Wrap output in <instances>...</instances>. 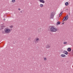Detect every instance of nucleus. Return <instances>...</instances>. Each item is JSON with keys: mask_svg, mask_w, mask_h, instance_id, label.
Returning a JSON list of instances; mask_svg holds the SVG:
<instances>
[{"mask_svg": "<svg viewBox=\"0 0 73 73\" xmlns=\"http://www.w3.org/2000/svg\"><path fill=\"white\" fill-rule=\"evenodd\" d=\"M39 1L40 3H45V1L43 0H40Z\"/></svg>", "mask_w": 73, "mask_h": 73, "instance_id": "nucleus-7", "label": "nucleus"}, {"mask_svg": "<svg viewBox=\"0 0 73 73\" xmlns=\"http://www.w3.org/2000/svg\"><path fill=\"white\" fill-rule=\"evenodd\" d=\"M5 32L6 33H9L11 32V30L9 29H6L5 30Z\"/></svg>", "mask_w": 73, "mask_h": 73, "instance_id": "nucleus-2", "label": "nucleus"}, {"mask_svg": "<svg viewBox=\"0 0 73 73\" xmlns=\"http://www.w3.org/2000/svg\"><path fill=\"white\" fill-rule=\"evenodd\" d=\"M50 31L52 32H55L57 31V29L54 27H52L50 29Z\"/></svg>", "mask_w": 73, "mask_h": 73, "instance_id": "nucleus-1", "label": "nucleus"}, {"mask_svg": "<svg viewBox=\"0 0 73 73\" xmlns=\"http://www.w3.org/2000/svg\"><path fill=\"white\" fill-rule=\"evenodd\" d=\"M61 57H66V55H65V54H61V55H60Z\"/></svg>", "mask_w": 73, "mask_h": 73, "instance_id": "nucleus-8", "label": "nucleus"}, {"mask_svg": "<svg viewBox=\"0 0 73 73\" xmlns=\"http://www.w3.org/2000/svg\"><path fill=\"white\" fill-rule=\"evenodd\" d=\"M63 53H64V54H66V55H67V54H68V52L65 50H64L63 51Z\"/></svg>", "mask_w": 73, "mask_h": 73, "instance_id": "nucleus-5", "label": "nucleus"}, {"mask_svg": "<svg viewBox=\"0 0 73 73\" xmlns=\"http://www.w3.org/2000/svg\"><path fill=\"white\" fill-rule=\"evenodd\" d=\"M20 12L21 13H23V10H22V11H21Z\"/></svg>", "mask_w": 73, "mask_h": 73, "instance_id": "nucleus-23", "label": "nucleus"}, {"mask_svg": "<svg viewBox=\"0 0 73 73\" xmlns=\"http://www.w3.org/2000/svg\"><path fill=\"white\" fill-rule=\"evenodd\" d=\"M68 18L69 17L68 15H67L66 16L64 17L63 19V22H64V21L67 20L68 19Z\"/></svg>", "mask_w": 73, "mask_h": 73, "instance_id": "nucleus-3", "label": "nucleus"}, {"mask_svg": "<svg viewBox=\"0 0 73 73\" xmlns=\"http://www.w3.org/2000/svg\"><path fill=\"white\" fill-rule=\"evenodd\" d=\"M68 15H69L70 16V13H69V14H68Z\"/></svg>", "mask_w": 73, "mask_h": 73, "instance_id": "nucleus-24", "label": "nucleus"}, {"mask_svg": "<svg viewBox=\"0 0 73 73\" xmlns=\"http://www.w3.org/2000/svg\"><path fill=\"white\" fill-rule=\"evenodd\" d=\"M16 2V0H12V3H15Z\"/></svg>", "mask_w": 73, "mask_h": 73, "instance_id": "nucleus-15", "label": "nucleus"}, {"mask_svg": "<svg viewBox=\"0 0 73 73\" xmlns=\"http://www.w3.org/2000/svg\"><path fill=\"white\" fill-rule=\"evenodd\" d=\"M35 41H36V42H37L38 41H40V39H39L38 38H37L36 39V40Z\"/></svg>", "mask_w": 73, "mask_h": 73, "instance_id": "nucleus-11", "label": "nucleus"}, {"mask_svg": "<svg viewBox=\"0 0 73 73\" xmlns=\"http://www.w3.org/2000/svg\"><path fill=\"white\" fill-rule=\"evenodd\" d=\"M5 27V26H1V28L2 29H4V28H4Z\"/></svg>", "mask_w": 73, "mask_h": 73, "instance_id": "nucleus-14", "label": "nucleus"}, {"mask_svg": "<svg viewBox=\"0 0 73 73\" xmlns=\"http://www.w3.org/2000/svg\"><path fill=\"white\" fill-rule=\"evenodd\" d=\"M44 60H46V58H44Z\"/></svg>", "mask_w": 73, "mask_h": 73, "instance_id": "nucleus-20", "label": "nucleus"}, {"mask_svg": "<svg viewBox=\"0 0 73 73\" xmlns=\"http://www.w3.org/2000/svg\"><path fill=\"white\" fill-rule=\"evenodd\" d=\"M67 42H64L63 44H67Z\"/></svg>", "mask_w": 73, "mask_h": 73, "instance_id": "nucleus-16", "label": "nucleus"}, {"mask_svg": "<svg viewBox=\"0 0 73 73\" xmlns=\"http://www.w3.org/2000/svg\"><path fill=\"white\" fill-rule=\"evenodd\" d=\"M3 20L4 21L5 20V19H3Z\"/></svg>", "mask_w": 73, "mask_h": 73, "instance_id": "nucleus-25", "label": "nucleus"}, {"mask_svg": "<svg viewBox=\"0 0 73 73\" xmlns=\"http://www.w3.org/2000/svg\"><path fill=\"white\" fill-rule=\"evenodd\" d=\"M64 23L63 22L62 23V24H64Z\"/></svg>", "mask_w": 73, "mask_h": 73, "instance_id": "nucleus-26", "label": "nucleus"}, {"mask_svg": "<svg viewBox=\"0 0 73 73\" xmlns=\"http://www.w3.org/2000/svg\"><path fill=\"white\" fill-rule=\"evenodd\" d=\"M67 50L68 52H70L71 51V48H68L67 49Z\"/></svg>", "mask_w": 73, "mask_h": 73, "instance_id": "nucleus-9", "label": "nucleus"}, {"mask_svg": "<svg viewBox=\"0 0 73 73\" xmlns=\"http://www.w3.org/2000/svg\"><path fill=\"white\" fill-rule=\"evenodd\" d=\"M54 13L53 12H52L51 13V15L50 16V19H53L54 18Z\"/></svg>", "mask_w": 73, "mask_h": 73, "instance_id": "nucleus-4", "label": "nucleus"}, {"mask_svg": "<svg viewBox=\"0 0 73 73\" xmlns=\"http://www.w3.org/2000/svg\"><path fill=\"white\" fill-rule=\"evenodd\" d=\"M5 31H2V34H5Z\"/></svg>", "mask_w": 73, "mask_h": 73, "instance_id": "nucleus-18", "label": "nucleus"}, {"mask_svg": "<svg viewBox=\"0 0 73 73\" xmlns=\"http://www.w3.org/2000/svg\"><path fill=\"white\" fill-rule=\"evenodd\" d=\"M28 41H29V40H31V38L30 37H29V38L28 39Z\"/></svg>", "mask_w": 73, "mask_h": 73, "instance_id": "nucleus-17", "label": "nucleus"}, {"mask_svg": "<svg viewBox=\"0 0 73 73\" xmlns=\"http://www.w3.org/2000/svg\"><path fill=\"white\" fill-rule=\"evenodd\" d=\"M60 23L61 22L60 21H58L56 23L57 25H60Z\"/></svg>", "mask_w": 73, "mask_h": 73, "instance_id": "nucleus-10", "label": "nucleus"}, {"mask_svg": "<svg viewBox=\"0 0 73 73\" xmlns=\"http://www.w3.org/2000/svg\"><path fill=\"white\" fill-rule=\"evenodd\" d=\"M63 13V11H61L60 14H61V13Z\"/></svg>", "mask_w": 73, "mask_h": 73, "instance_id": "nucleus-21", "label": "nucleus"}, {"mask_svg": "<svg viewBox=\"0 0 73 73\" xmlns=\"http://www.w3.org/2000/svg\"><path fill=\"white\" fill-rule=\"evenodd\" d=\"M50 45H49L48 44H47L46 45V49H48V48H50Z\"/></svg>", "mask_w": 73, "mask_h": 73, "instance_id": "nucleus-6", "label": "nucleus"}, {"mask_svg": "<svg viewBox=\"0 0 73 73\" xmlns=\"http://www.w3.org/2000/svg\"><path fill=\"white\" fill-rule=\"evenodd\" d=\"M62 15V14H59V17H60V16H61V15Z\"/></svg>", "mask_w": 73, "mask_h": 73, "instance_id": "nucleus-19", "label": "nucleus"}, {"mask_svg": "<svg viewBox=\"0 0 73 73\" xmlns=\"http://www.w3.org/2000/svg\"><path fill=\"white\" fill-rule=\"evenodd\" d=\"M66 10H68V9H67Z\"/></svg>", "mask_w": 73, "mask_h": 73, "instance_id": "nucleus-27", "label": "nucleus"}, {"mask_svg": "<svg viewBox=\"0 0 73 73\" xmlns=\"http://www.w3.org/2000/svg\"><path fill=\"white\" fill-rule=\"evenodd\" d=\"M40 7H44V5L42 4H40Z\"/></svg>", "mask_w": 73, "mask_h": 73, "instance_id": "nucleus-13", "label": "nucleus"}, {"mask_svg": "<svg viewBox=\"0 0 73 73\" xmlns=\"http://www.w3.org/2000/svg\"><path fill=\"white\" fill-rule=\"evenodd\" d=\"M18 9V10H19V11H20V10H21V9H20V8H19Z\"/></svg>", "mask_w": 73, "mask_h": 73, "instance_id": "nucleus-22", "label": "nucleus"}, {"mask_svg": "<svg viewBox=\"0 0 73 73\" xmlns=\"http://www.w3.org/2000/svg\"><path fill=\"white\" fill-rule=\"evenodd\" d=\"M65 5L66 6H67V5H69V3L68 2H66L65 3Z\"/></svg>", "mask_w": 73, "mask_h": 73, "instance_id": "nucleus-12", "label": "nucleus"}]
</instances>
